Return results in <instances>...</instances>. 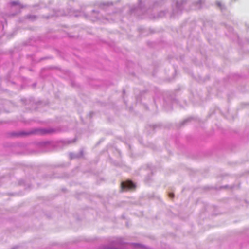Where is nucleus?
Segmentation results:
<instances>
[{
	"label": "nucleus",
	"instance_id": "f257e3e1",
	"mask_svg": "<svg viewBox=\"0 0 249 249\" xmlns=\"http://www.w3.org/2000/svg\"><path fill=\"white\" fill-rule=\"evenodd\" d=\"M54 132V129L52 128L38 129L35 128L28 131H21L19 132H13L11 133L12 137H24L32 134L45 135L51 134Z\"/></svg>",
	"mask_w": 249,
	"mask_h": 249
},
{
	"label": "nucleus",
	"instance_id": "f03ea898",
	"mask_svg": "<svg viewBox=\"0 0 249 249\" xmlns=\"http://www.w3.org/2000/svg\"><path fill=\"white\" fill-rule=\"evenodd\" d=\"M136 185L131 180L122 182L121 184V192L127 190H134Z\"/></svg>",
	"mask_w": 249,
	"mask_h": 249
},
{
	"label": "nucleus",
	"instance_id": "7ed1b4c3",
	"mask_svg": "<svg viewBox=\"0 0 249 249\" xmlns=\"http://www.w3.org/2000/svg\"><path fill=\"white\" fill-rule=\"evenodd\" d=\"M21 101L25 106H28L27 107L29 109H31L36 107V102L32 97L29 98H22Z\"/></svg>",
	"mask_w": 249,
	"mask_h": 249
},
{
	"label": "nucleus",
	"instance_id": "20e7f679",
	"mask_svg": "<svg viewBox=\"0 0 249 249\" xmlns=\"http://www.w3.org/2000/svg\"><path fill=\"white\" fill-rule=\"evenodd\" d=\"M54 171H53V174L52 175H45L44 178L47 179H51V178H59L61 176V173L59 174V175H57V171L56 170L57 168H59L60 170V172H61V168L62 166L61 165H54L53 166Z\"/></svg>",
	"mask_w": 249,
	"mask_h": 249
},
{
	"label": "nucleus",
	"instance_id": "39448f33",
	"mask_svg": "<svg viewBox=\"0 0 249 249\" xmlns=\"http://www.w3.org/2000/svg\"><path fill=\"white\" fill-rule=\"evenodd\" d=\"M25 18L31 21H34L38 18V17L34 15L28 14L25 16Z\"/></svg>",
	"mask_w": 249,
	"mask_h": 249
},
{
	"label": "nucleus",
	"instance_id": "423d86ee",
	"mask_svg": "<svg viewBox=\"0 0 249 249\" xmlns=\"http://www.w3.org/2000/svg\"><path fill=\"white\" fill-rule=\"evenodd\" d=\"M60 12L58 11V12H55V13L53 15H48L47 16H42V18H47V19H49V18H52V17H53V16H59V14L58 13H59Z\"/></svg>",
	"mask_w": 249,
	"mask_h": 249
},
{
	"label": "nucleus",
	"instance_id": "0eeeda50",
	"mask_svg": "<svg viewBox=\"0 0 249 249\" xmlns=\"http://www.w3.org/2000/svg\"><path fill=\"white\" fill-rule=\"evenodd\" d=\"M47 70H48L47 68H43L41 69L40 73V76L41 78H44L46 76V75L45 74V72Z\"/></svg>",
	"mask_w": 249,
	"mask_h": 249
},
{
	"label": "nucleus",
	"instance_id": "6e6552de",
	"mask_svg": "<svg viewBox=\"0 0 249 249\" xmlns=\"http://www.w3.org/2000/svg\"><path fill=\"white\" fill-rule=\"evenodd\" d=\"M10 4L11 6H12L19 5L21 8L23 7V6L20 5V4L18 1H13L10 2Z\"/></svg>",
	"mask_w": 249,
	"mask_h": 249
},
{
	"label": "nucleus",
	"instance_id": "1a4fd4ad",
	"mask_svg": "<svg viewBox=\"0 0 249 249\" xmlns=\"http://www.w3.org/2000/svg\"><path fill=\"white\" fill-rule=\"evenodd\" d=\"M40 144L42 146H44L46 148H48V147L50 145V142H41Z\"/></svg>",
	"mask_w": 249,
	"mask_h": 249
},
{
	"label": "nucleus",
	"instance_id": "9d476101",
	"mask_svg": "<svg viewBox=\"0 0 249 249\" xmlns=\"http://www.w3.org/2000/svg\"><path fill=\"white\" fill-rule=\"evenodd\" d=\"M52 58V57H42L40 59H39V61H42V60H45V59H51Z\"/></svg>",
	"mask_w": 249,
	"mask_h": 249
},
{
	"label": "nucleus",
	"instance_id": "9b49d317",
	"mask_svg": "<svg viewBox=\"0 0 249 249\" xmlns=\"http://www.w3.org/2000/svg\"><path fill=\"white\" fill-rule=\"evenodd\" d=\"M169 196L171 198H173L174 196V195L173 193H170L169 194Z\"/></svg>",
	"mask_w": 249,
	"mask_h": 249
},
{
	"label": "nucleus",
	"instance_id": "f8f14e48",
	"mask_svg": "<svg viewBox=\"0 0 249 249\" xmlns=\"http://www.w3.org/2000/svg\"><path fill=\"white\" fill-rule=\"evenodd\" d=\"M19 183L20 185H21V184H24V183H25V182H24V180H20V181H19Z\"/></svg>",
	"mask_w": 249,
	"mask_h": 249
},
{
	"label": "nucleus",
	"instance_id": "ddd939ff",
	"mask_svg": "<svg viewBox=\"0 0 249 249\" xmlns=\"http://www.w3.org/2000/svg\"><path fill=\"white\" fill-rule=\"evenodd\" d=\"M217 4L218 5V6L219 7H221V4L220 3V2H218L217 3Z\"/></svg>",
	"mask_w": 249,
	"mask_h": 249
},
{
	"label": "nucleus",
	"instance_id": "4468645a",
	"mask_svg": "<svg viewBox=\"0 0 249 249\" xmlns=\"http://www.w3.org/2000/svg\"><path fill=\"white\" fill-rule=\"evenodd\" d=\"M36 83H34V84H33V86L34 87H36Z\"/></svg>",
	"mask_w": 249,
	"mask_h": 249
},
{
	"label": "nucleus",
	"instance_id": "2eb2a0df",
	"mask_svg": "<svg viewBox=\"0 0 249 249\" xmlns=\"http://www.w3.org/2000/svg\"><path fill=\"white\" fill-rule=\"evenodd\" d=\"M18 249V247H15L11 249Z\"/></svg>",
	"mask_w": 249,
	"mask_h": 249
}]
</instances>
